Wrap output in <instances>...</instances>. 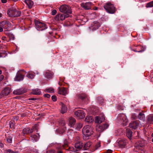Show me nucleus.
Masks as SVG:
<instances>
[{
  "mask_svg": "<svg viewBox=\"0 0 153 153\" xmlns=\"http://www.w3.org/2000/svg\"><path fill=\"white\" fill-rule=\"evenodd\" d=\"M82 132L83 135V138L86 140L93 134V128L90 125L85 126L83 128Z\"/></svg>",
  "mask_w": 153,
  "mask_h": 153,
  "instance_id": "f257e3e1",
  "label": "nucleus"
},
{
  "mask_svg": "<svg viewBox=\"0 0 153 153\" xmlns=\"http://www.w3.org/2000/svg\"><path fill=\"white\" fill-rule=\"evenodd\" d=\"M118 122L123 126H126L127 124L128 120L125 114L123 113L120 114L117 117Z\"/></svg>",
  "mask_w": 153,
  "mask_h": 153,
  "instance_id": "f03ea898",
  "label": "nucleus"
},
{
  "mask_svg": "<svg viewBox=\"0 0 153 153\" xmlns=\"http://www.w3.org/2000/svg\"><path fill=\"white\" fill-rule=\"evenodd\" d=\"M35 26L36 28L38 30H42L47 28L46 25L38 20L35 21Z\"/></svg>",
  "mask_w": 153,
  "mask_h": 153,
  "instance_id": "7ed1b4c3",
  "label": "nucleus"
},
{
  "mask_svg": "<svg viewBox=\"0 0 153 153\" xmlns=\"http://www.w3.org/2000/svg\"><path fill=\"white\" fill-rule=\"evenodd\" d=\"M105 9L108 13H113L115 12V8L113 5L111 3H108L104 6Z\"/></svg>",
  "mask_w": 153,
  "mask_h": 153,
  "instance_id": "20e7f679",
  "label": "nucleus"
},
{
  "mask_svg": "<svg viewBox=\"0 0 153 153\" xmlns=\"http://www.w3.org/2000/svg\"><path fill=\"white\" fill-rule=\"evenodd\" d=\"M59 10L62 12L70 14L72 13L71 7L66 5L61 6L59 8Z\"/></svg>",
  "mask_w": 153,
  "mask_h": 153,
  "instance_id": "39448f33",
  "label": "nucleus"
},
{
  "mask_svg": "<svg viewBox=\"0 0 153 153\" xmlns=\"http://www.w3.org/2000/svg\"><path fill=\"white\" fill-rule=\"evenodd\" d=\"M75 114L79 118L83 119L85 116V114L82 110H78L75 112Z\"/></svg>",
  "mask_w": 153,
  "mask_h": 153,
  "instance_id": "423d86ee",
  "label": "nucleus"
},
{
  "mask_svg": "<svg viewBox=\"0 0 153 153\" xmlns=\"http://www.w3.org/2000/svg\"><path fill=\"white\" fill-rule=\"evenodd\" d=\"M100 26V23L96 21L92 23L91 26L89 27V28L90 30H93L98 29Z\"/></svg>",
  "mask_w": 153,
  "mask_h": 153,
  "instance_id": "0eeeda50",
  "label": "nucleus"
},
{
  "mask_svg": "<svg viewBox=\"0 0 153 153\" xmlns=\"http://www.w3.org/2000/svg\"><path fill=\"white\" fill-rule=\"evenodd\" d=\"M53 74V72L49 70L46 71L44 73L45 77L48 79H50L52 78Z\"/></svg>",
  "mask_w": 153,
  "mask_h": 153,
  "instance_id": "6e6552de",
  "label": "nucleus"
},
{
  "mask_svg": "<svg viewBox=\"0 0 153 153\" xmlns=\"http://www.w3.org/2000/svg\"><path fill=\"white\" fill-rule=\"evenodd\" d=\"M147 142L146 141L143 140H142L137 142L135 145V146L137 148L143 147L145 146Z\"/></svg>",
  "mask_w": 153,
  "mask_h": 153,
  "instance_id": "1a4fd4ad",
  "label": "nucleus"
},
{
  "mask_svg": "<svg viewBox=\"0 0 153 153\" xmlns=\"http://www.w3.org/2000/svg\"><path fill=\"white\" fill-rule=\"evenodd\" d=\"M92 4L91 2H88L85 3H82L81 4V6L85 9L89 10L91 9Z\"/></svg>",
  "mask_w": 153,
  "mask_h": 153,
  "instance_id": "9d476101",
  "label": "nucleus"
},
{
  "mask_svg": "<svg viewBox=\"0 0 153 153\" xmlns=\"http://www.w3.org/2000/svg\"><path fill=\"white\" fill-rule=\"evenodd\" d=\"M0 26L4 29H7L10 27V23L7 21H4L0 23Z\"/></svg>",
  "mask_w": 153,
  "mask_h": 153,
  "instance_id": "9b49d317",
  "label": "nucleus"
},
{
  "mask_svg": "<svg viewBox=\"0 0 153 153\" xmlns=\"http://www.w3.org/2000/svg\"><path fill=\"white\" fill-rule=\"evenodd\" d=\"M108 126V124L107 123H106L100 126H99V127L96 128V129L98 131H102L105 129L107 128Z\"/></svg>",
  "mask_w": 153,
  "mask_h": 153,
  "instance_id": "f8f14e48",
  "label": "nucleus"
},
{
  "mask_svg": "<svg viewBox=\"0 0 153 153\" xmlns=\"http://www.w3.org/2000/svg\"><path fill=\"white\" fill-rule=\"evenodd\" d=\"M62 147H58L56 148V150L51 149L47 152V153H62Z\"/></svg>",
  "mask_w": 153,
  "mask_h": 153,
  "instance_id": "ddd939ff",
  "label": "nucleus"
},
{
  "mask_svg": "<svg viewBox=\"0 0 153 153\" xmlns=\"http://www.w3.org/2000/svg\"><path fill=\"white\" fill-rule=\"evenodd\" d=\"M24 76V75L22 74L20 72L17 73L15 78V80L17 81L22 80L23 79Z\"/></svg>",
  "mask_w": 153,
  "mask_h": 153,
  "instance_id": "4468645a",
  "label": "nucleus"
},
{
  "mask_svg": "<svg viewBox=\"0 0 153 153\" xmlns=\"http://www.w3.org/2000/svg\"><path fill=\"white\" fill-rule=\"evenodd\" d=\"M127 142V140L126 139L120 140L118 142V146L121 148L124 147L126 145Z\"/></svg>",
  "mask_w": 153,
  "mask_h": 153,
  "instance_id": "2eb2a0df",
  "label": "nucleus"
},
{
  "mask_svg": "<svg viewBox=\"0 0 153 153\" xmlns=\"http://www.w3.org/2000/svg\"><path fill=\"white\" fill-rule=\"evenodd\" d=\"M58 93L63 95H65L67 94V90L66 88L63 87L58 88Z\"/></svg>",
  "mask_w": 153,
  "mask_h": 153,
  "instance_id": "dca6fc26",
  "label": "nucleus"
},
{
  "mask_svg": "<svg viewBox=\"0 0 153 153\" xmlns=\"http://www.w3.org/2000/svg\"><path fill=\"white\" fill-rule=\"evenodd\" d=\"M139 125V123L137 121H134L131 122L129 124L130 127L133 129H135L137 128Z\"/></svg>",
  "mask_w": 153,
  "mask_h": 153,
  "instance_id": "f3484780",
  "label": "nucleus"
},
{
  "mask_svg": "<svg viewBox=\"0 0 153 153\" xmlns=\"http://www.w3.org/2000/svg\"><path fill=\"white\" fill-rule=\"evenodd\" d=\"M15 8L11 7L7 11V14L10 17H14Z\"/></svg>",
  "mask_w": 153,
  "mask_h": 153,
  "instance_id": "a211bd4d",
  "label": "nucleus"
},
{
  "mask_svg": "<svg viewBox=\"0 0 153 153\" xmlns=\"http://www.w3.org/2000/svg\"><path fill=\"white\" fill-rule=\"evenodd\" d=\"M39 137V135L38 134L37 135L36 134H32L31 135L30 137V139L33 142H36L38 140Z\"/></svg>",
  "mask_w": 153,
  "mask_h": 153,
  "instance_id": "6ab92c4d",
  "label": "nucleus"
},
{
  "mask_svg": "<svg viewBox=\"0 0 153 153\" xmlns=\"http://www.w3.org/2000/svg\"><path fill=\"white\" fill-rule=\"evenodd\" d=\"M11 91V89L10 88L6 87L2 91L1 93L2 94L3 96H7L8 95Z\"/></svg>",
  "mask_w": 153,
  "mask_h": 153,
  "instance_id": "aec40b11",
  "label": "nucleus"
},
{
  "mask_svg": "<svg viewBox=\"0 0 153 153\" xmlns=\"http://www.w3.org/2000/svg\"><path fill=\"white\" fill-rule=\"evenodd\" d=\"M105 119L103 116H99L95 117V122L97 123H100L103 121Z\"/></svg>",
  "mask_w": 153,
  "mask_h": 153,
  "instance_id": "412c9836",
  "label": "nucleus"
},
{
  "mask_svg": "<svg viewBox=\"0 0 153 153\" xmlns=\"http://www.w3.org/2000/svg\"><path fill=\"white\" fill-rule=\"evenodd\" d=\"M33 131V129H30L28 128H25L23 129L22 132L24 134H28L32 132Z\"/></svg>",
  "mask_w": 153,
  "mask_h": 153,
  "instance_id": "4be33fe9",
  "label": "nucleus"
},
{
  "mask_svg": "<svg viewBox=\"0 0 153 153\" xmlns=\"http://www.w3.org/2000/svg\"><path fill=\"white\" fill-rule=\"evenodd\" d=\"M82 143L80 142H76L75 144V147L77 149V151L80 150L82 147Z\"/></svg>",
  "mask_w": 153,
  "mask_h": 153,
  "instance_id": "5701e85b",
  "label": "nucleus"
},
{
  "mask_svg": "<svg viewBox=\"0 0 153 153\" xmlns=\"http://www.w3.org/2000/svg\"><path fill=\"white\" fill-rule=\"evenodd\" d=\"M25 2L29 8L30 9L32 7L33 2L31 0H25Z\"/></svg>",
  "mask_w": 153,
  "mask_h": 153,
  "instance_id": "b1692460",
  "label": "nucleus"
},
{
  "mask_svg": "<svg viewBox=\"0 0 153 153\" xmlns=\"http://www.w3.org/2000/svg\"><path fill=\"white\" fill-rule=\"evenodd\" d=\"M76 123V120L73 117H70L69 120V125L71 127L73 126Z\"/></svg>",
  "mask_w": 153,
  "mask_h": 153,
  "instance_id": "393cba45",
  "label": "nucleus"
},
{
  "mask_svg": "<svg viewBox=\"0 0 153 153\" xmlns=\"http://www.w3.org/2000/svg\"><path fill=\"white\" fill-rule=\"evenodd\" d=\"M38 74V71H36V73H34L32 72H30L27 75V77L30 79H32L35 76V74Z\"/></svg>",
  "mask_w": 153,
  "mask_h": 153,
  "instance_id": "a878e982",
  "label": "nucleus"
},
{
  "mask_svg": "<svg viewBox=\"0 0 153 153\" xmlns=\"http://www.w3.org/2000/svg\"><path fill=\"white\" fill-rule=\"evenodd\" d=\"M25 93V91L21 89H17L14 91L13 92V94L16 95H21Z\"/></svg>",
  "mask_w": 153,
  "mask_h": 153,
  "instance_id": "bb28decb",
  "label": "nucleus"
},
{
  "mask_svg": "<svg viewBox=\"0 0 153 153\" xmlns=\"http://www.w3.org/2000/svg\"><path fill=\"white\" fill-rule=\"evenodd\" d=\"M69 15L68 14H59L60 20L63 21L66 18H68L69 17Z\"/></svg>",
  "mask_w": 153,
  "mask_h": 153,
  "instance_id": "cd10ccee",
  "label": "nucleus"
},
{
  "mask_svg": "<svg viewBox=\"0 0 153 153\" xmlns=\"http://www.w3.org/2000/svg\"><path fill=\"white\" fill-rule=\"evenodd\" d=\"M67 110V108L65 106V105L63 103H62L61 113L62 114H64L66 112Z\"/></svg>",
  "mask_w": 153,
  "mask_h": 153,
  "instance_id": "c85d7f7f",
  "label": "nucleus"
},
{
  "mask_svg": "<svg viewBox=\"0 0 153 153\" xmlns=\"http://www.w3.org/2000/svg\"><path fill=\"white\" fill-rule=\"evenodd\" d=\"M138 119L140 120L144 121L145 120V116L144 114L140 112L138 116Z\"/></svg>",
  "mask_w": 153,
  "mask_h": 153,
  "instance_id": "c756f323",
  "label": "nucleus"
},
{
  "mask_svg": "<svg viewBox=\"0 0 153 153\" xmlns=\"http://www.w3.org/2000/svg\"><path fill=\"white\" fill-rule=\"evenodd\" d=\"M91 145L90 142H88L85 143L83 146V148L84 150H86L88 149Z\"/></svg>",
  "mask_w": 153,
  "mask_h": 153,
  "instance_id": "7c9ffc66",
  "label": "nucleus"
},
{
  "mask_svg": "<svg viewBox=\"0 0 153 153\" xmlns=\"http://www.w3.org/2000/svg\"><path fill=\"white\" fill-rule=\"evenodd\" d=\"M126 135L130 139L132 136V133L130 129L127 128L126 129Z\"/></svg>",
  "mask_w": 153,
  "mask_h": 153,
  "instance_id": "2f4dec72",
  "label": "nucleus"
},
{
  "mask_svg": "<svg viewBox=\"0 0 153 153\" xmlns=\"http://www.w3.org/2000/svg\"><path fill=\"white\" fill-rule=\"evenodd\" d=\"M32 93L33 94L39 95L41 94V92L39 89H36L33 90Z\"/></svg>",
  "mask_w": 153,
  "mask_h": 153,
  "instance_id": "473e14b6",
  "label": "nucleus"
},
{
  "mask_svg": "<svg viewBox=\"0 0 153 153\" xmlns=\"http://www.w3.org/2000/svg\"><path fill=\"white\" fill-rule=\"evenodd\" d=\"M85 122L88 123H91L93 121V117L91 116H88L85 119Z\"/></svg>",
  "mask_w": 153,
  "mask_h": 153,
  "instance_id": "72a5a7b5",
  "label": "nucleus"
},
{
  "mask_svg": "<svg viewBox=\"0 0 153 153\" xmlns=\"http://www.w3.org/2000/svg\"><path fill=\"white\" fill-rule=\"evenodd\" d=\"M21 11L19 10H17L15 8L14 10V17H19L21 15Z\"/></svg>",
  "mask_w": 153,
  "mask_h": 153,
  "instance_id": "f704fd0d",
  "label": "nucleus"
},
{
  "mask_svg": "<svg viewBox=\"0 0 153 153\" xmlns=\"http://www.w3.org/2000/svg\"><path fill=\"white\" fill-rule=\"evenodd\" d=\"M79 98L82 100L87 98V96L85 94H81L78 95Z\"/></svg>",
  "mask_w": 153,
  "mask_h": 153,
  "instance_id": "c9c22d12",
  "label": "nucleus"
},
{
  "mask_svg": "<svg viewBox=\"0 0 153 153\" xmlns=\"http://www.w3.org/2000/svg\"><path fill=\"white\" fill-rule=\"evenodd\" d=\"M45 91L47 92L53 93L54 92V89L52 88H50L45 89Z\"/></svg>",
  "mask_w": 153,
  "mask_h": 153,
  "instance_id": "e433bc0d",
  "label": "nucleus"
},
{
  "mask_svg": "<svg viewBox=\"0 0 153 153\" xmlns=\"http://www.w3.org/2000/svg\"><path fill=\"white\" fill-rule=\"evenodd\" d=\"M148 122L149 123H152L153 122V116H149L148 119Z\"/></svg>",
  "mask_w": 153,
  "mask_h": 153,
  "instance_id": "4c0bfd02",
  "label": "nucleus"
},
{
  "mask_svg": "<svg viewBox=\"0 0 153 153\" xmlns=\"http://www.w3.org/2000/svg\"><path fill=\"white\" fill-rule=\"evenodd\" d=\"M98 102L100 104H102L104 100L103 98L101 97H98L97 98Z\"/></svg>",
  "mask_w": 153,
  "mask_h": 153,
  "instance_id": "58836bf2",
  "label": "nucleus"
},
{
  "mask_svg": "<svg viewBox=\"0 0 153 153\" xmlns=\"http://www.w3.org/2000/svg\"><path fill=\"white\" fill-rule=\"evenodd\" d=\"M100 147V141H98L96 143L94 148L95 150L97 149L99 147Z\"/></svg>",
  "mask_w": 153,
  "mask_h": 153,
  "instance_id": "ea45409f",
  "label": "nucleus"
},
{
  "mask_svg": "<svg viewBox=\"0 0 153 153\" xmlns=\"http://www.w3.org/2000/svg\"><path fill=\"white\" fill-rule=\"evenodd\" d=\"M153 7V1H152L148 3H147L146 5L147 7Z\"/></svg>",
  "mask_w": 153,
  "mask_h": 153,
  "instance_id": "a19ab883",
  "label": "nucleus"
},
{
  "mask_svg": "<svg viewBox=\"0 0 153 153\" xmlns=\"http://www.w3.org/2000/svg\"><path fill=\"white\" fill-rule=\"evenodd\" d=\"M82 126V125L81 123L77 124L76 126V128L78 130H79Z\"/></svg>",
  "mask_w": 153,
  "mask_h": 153,
  "instance_id": "79ce46f5",
  "label": "nucleus"
},
{
  "mask_svg": "<svg viewBox=\"0 0 153 153\" xmlns=\"http://www.w3.org/2000/svg\"><path fill=\"white\" fill-rule=\"evenodd\" d=\"M5 152L6 153H17V152H14L13 150L10 149H7L5 150Z\"/></svg>",
  "mask_w": 153,
  "mask_h": 153,
  "instance_id": "37998d69",
  "label": "nucleus"
},
{
  "mask_svg": "<svg viewBox=\"0 0 153 153\" xmlns=\"http://www.w3.org/2000/svg\"><path fill=\"white\" fill-rule=\"evenodd\" d=\"M55 20L56 21H59L60 20L59 18V14H58L56 15L54 18Z\"/></svg>",
  "mask_w": 153,
  "mask_h": 153,
  "instance_id": "c03bdc74",
  "label": "nucleus"
},
{
  "mask_svg": "<svg viewBox=\"0 0 153 153\" xmlns=\"http://www.w3.org/2000/svg\"><path fill=\"white\" fill-rule=\"evenodd\" d=\"M68 141H67V140H65L64 141V144H63V145H62L63 148H64L65 146H66L68 145Z\"/></svg>",
  "mask_w": 153,
  "mask_h": 153,
  "instance_id": "a18cd8bd",
  "label": "nucleus"
},
{
  "mask_svg": "<svg viewBox=\"0 0 153 153\" xmlns=\"http://www.w3.org/2000/svg\"><path fill=\"white\" fill-rule=\"evenodd\" d=\"M57 11L56 10H53L51 12L52 15H54L56 13Z\"/></svg>",
  "mask_w": 153,
  "mask_h": 153,
  "instance_id": "49530a36",
  "label": "nucleus"
},
{
  "mask_svg": "<svg viewBox=\"0 0 153 153\" xmlns=\"http://www.w3.org/2000/svg\"><path fill=\"white\" fill-rule=\"evenodd\" d=\"M52 100L53 101H56V97L55 96H53L51 97Z\"/></svg>",
  "mask_w": 153,
  "mask_h": 153,
  "instance_id": "de8ad7c7",
  "label": "nucleus"
},
{
  "mask_svg": "<svg viewBox=\"0 0 153 153\" xmlns=\"http://www.w3.org/2000/svg\"><path fill=\"white\" fill-rule=\"evenodd\" d=\"M137 116L136 114H133L131 115V118L133 119H135L136 118Z\"/></svg>",
  "mask_w": 153,
  "mask_h": 153,
  "instance_id": "09e8293b",
  "label": "nucleus"
},
{
  "mask_svg": "<svg viewBox=\"0 0 153 153\" xmlns=\"http://www.w3.org/2000/svg\"><path fill=\"white\" fill-rule=\"evenodd\" d=\"M44 96L45 97H47L48 98H49L50 97V95L49 94H45L44 95Z\"/></svg>",
  "mask_w": 153,
  "mask_h": 153,
  "instance_id": "8fccbe9b",
  "label": "nucleus"
},
{
  "mask_svg": "<svg viewBox=\"0 0 153 153\" xmlns=\"http://www.w3.org/2000/svg\"><path fill=\"white\" fill-rule=\"evenodd\" d=\"M7 141L8 143H10L12 141L11 138L10 137L7 138Z\"/></svg>",
  "mask_w": 153,
  "mask_h": 153,
  "instance_id": "3c124183",
  "label": "nucleus"
},
{
  "mask_svg": "<svg viewBox=\"0 0 153 153\" xmlns=\"http://www.w3.org/2000/svg\"><path fill=\"white\" fill-rule=\"evenodd\" d=\"M80 138L79 137H76L75 138V140L76 141V142H79V140Z\"/></svg>",
  "mask_w": 153,
  "mask_h": 153,
  "instance_id": "603ef678",
  "label": "nucleus"
},
{
  "mask_svg": "<svg viewBox=\"0 0 153 153\" xmlns=\"http://www.w3.org/2000/svg\"><path fill=\"white\" fill-rule=\"evenodd\" d=\"M10 39H12L13 40H14L15 38L14 36L13 35H11V36H10Z\"/></svg>",
  "mask_w": 153,
  "mask_h": 153,
  "instance_id": "864d4df0",
  "label": "nucleus"
},
{
  "mask_svg": "<svg viewBox=\"0 0 153 153\" xmlns=\"http://www.w3.org/2000/svg\"><path fill=\"white\" fill-rule=\"evenodd\" d=\"M4 76L3 75L0 76V81L2 80L4 78Z\"/></svg>",
  "mask_w": 153,
  "mask_h": 153,
  "instance_id": "5fc2aeb1",
  "label": "nucleus"
},
{
  "mask_svg": "<svg viewBox=\"0 0 153 153\" xmlns=\"http://www.w3.org/2000/svg\"><path fill=\"white\" fill-rule=\"evenodd\" d=\"M0 147L3 148L4 147V144L1 142H0Z\"/></svg>",
  "mask_w": 153,
  "mask_h": 153,
  "instance_id": "6e6d98bb",
  "label": "nucleus"
},
{
  "mask_svg": "<svg viewBox=\"0 0 153 153\" xmlns=\"http://www.w3.org/2000/svg\"><path fill=\"white\" fill-rule=\"evenodd\" d=\"M1 2L3 3H5L7 2V0H1Z\"/></svg>",
  "mask_w": 153,
  "mask_h": 153,
  "instance_id": "4d7b16f0",
  "label": "nucleus"
},
{
  "mask_svg": "<svg viewBox=\"0 0 153 153\" xmlns=\"http://www.w3.org/2000/svg\"><path fill=\"white\" fill-rule=\"evenodd\" d=\"M118 109H121L122 110H123V106H119L118 107Z\"/></svg>",
  "mask_w": 153,
  "mask_h": 153,
  "instance_id": "13d9d810",
  "label": "nucleus"
},
{
  "mask_svg": "<svg viewBox=\"0 0 153 153\" xmlns=\"http://www.w3.org/2000/svg\"><path fill=\"white\" fill-rule=\"evenodd\" d=\"M134 51H135V52H143V51L142 50L140 49L139 50H136V51L134 50Z\"/></svg>",
  "mask_w": 153,
  "mask_h": 153,
  "instance_id": "bf43d9fd",
  "label": "nucleus"
},
{
  "mask_svg": "<svg viewBox=\"0 0 153 153\" xmlns=\"http://www.w3.org/2000/svg\"><path fill=\"white\" fill-rule=\"evenodd\" d=\"M112 151L111 150H108L107 151V153H112Z\"/></svg>",
  "mask_w": 153,
  "mask_h": 153,
  "instance_id": "052dcab7",
  "label": "nucleus"
},
{
  "mask_svg": "<svg viewBox=\"0 0 153 153\" xmlns=\"http://www.w3.org/2000/svg\"><path fill=\"white\" fill-rule=\"evenodd\" d=\"M98 9V8L97 7H94L93 8V9L94 10H97Z\"/></svg>",
  "mask_w": 153,
  "mask_h": 153,
  "instance_id": "680f3d73",
  "label": "nucleus"
},
{
  "mask_svg": "<svg viewBox=\"0 0 153 153\" xmlns=\"http://www.w3.org/2000/svg\"><path fill=\"white\" fill-rule=\"evenodd\" d=\"M3 27L0 26V32H2L3 31Z\"/></svg>",
  "mask_w": 153,
  "mask_h": 153,
  "instance_id": "e2e57ef3",
  "label": "nucleus"
},
{
  "mask_svg": "<svg viewBox=\"0 0 153 153\" xmlns=\"http://www.w3.org/2000/svg\"><path fill=\"white\" fill-rule=\"evenodd\" d=\"M29 100H35L36 99H35V98H29Z\"/></svg>",
  "mask_w": 153,
  "mask_h": 153,
  "instance_id": "0e129e2a",
  "label": "nucleus"
},
{
  "mask_svg": "<svg viewBox=\"0 0 153 153\" xmlns=\"http://www.w3.org/2000/svg\"><path fill=\"white\" fill-rule=\"evenodd\" d=\"M3 95L2 94H1V93H0V98H1L3 96Z\"/></svg>",
  "mask_w": 153,
  "mask_h": 153,
  "instance_id": "69168bd1",
  "label": "nucleus"
},
{
  "mask_svg": "<svg viewBox=\"0 0 153 153\" xmlns=\"http://www.w3.org/2000/svg\"><path fill=\"white\" fill-rule=\"evenodd\" d=\"M12 123V122L11 121H10V128H12V127H11V123Z\"/></svg>",
  "mask_w": 153,
  "mask_h": 153,
  "instance_id": "338daca9",
  "label": "nucleus"
},
{
  "mask_svg": "<svg viewBox=\"0 0 153 153\" xmlns=\"http://www.w3.org/2000/svg\"><path fill=\"white\" fill-rule=\"evenodd\" d=\"M2 16V14H1V13H0V18H1V17Z\"/></svg>",
  "mask_w": 153,
  "mask_h": 153,
  "instance_id": "774afa93",
  "label": "nucleus"
}]
</instances>
